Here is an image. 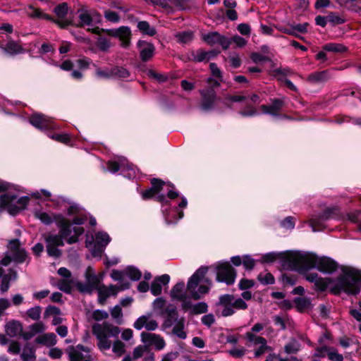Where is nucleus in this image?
Wrapping results in <instances>:
<instances>
[{
	"instance_id": "473e14b6",
	"label": "nucleus",
	"mask_w": 361,
	"mask_h": 361,
	"mask_svg": "<svg viewBox=\"0 0 361 361\" xmlns=\"http://www.w3.org/2000/svg\"><path fill=\"white\" fill-rule=\"evenodd\" d=\"M330 78L328 71L314 72L307 76V80L311 84H320L326 82Z\"/></svg>"
},
{
	"instance_id": "72a5a7b5",
	"label": "nucleus",
	"mask_w": 361,
	"mask_h": 361,
	"mask_svg": "<svg viewBox=\"0 0 361 361\" xmlns=\"http://www.w3.org/2000/svg\"><path fill=\"white\" fill-rule=\"evenodd\" d=\"M56 336L54 333H47L38 336L36 342L47 346H52L56 343Z\"/></svg>"
},
{
	"instance_id": "052dcab7",
	"label": "nucleus",
	"mask_w": 361,
	"mask_h": 361,
	"mask_svg": "<svg viewBox=\"0 0 361 361\" xmlns=\"http://www.w3.org/2000/svg\"><path fill=\"white\" fill-rule=\"evenodd\" d=\"M147 351V347L145 344L144 345H140L135 347L133 351V356L135 360L140 358L145 352Z\"/></svg>"
},
{
	"instance_id": "4be33fe9",
	"label": "nucleus",
	"mask_w": 361,
	"mask_h": 361,
	"mask_svg": "<svg viewBox=\"0 0 361 361\" xmlns=\"http://www.w3.org/2000/svg\"><path fill=\"white\" fill-rule=\"evenodd\" d=\"M181 307L184 312H190L192 314H203L208 311V305L206 302H200L196 304H192L190 301V298L188 301L181 304Z\"/></svg>"
},
{
	"instance_id": "6ab92c4d",
	"label": "nucleus",
	"mask_w": 361,
	"mask_h": 361,
	"mask_svg": "<svg viewBox=\"0 0 361 361\" xmlns=\"http://www.w3.org/2000/svg\"><path fill=\"white\" fill-rule=\"evenodd\" d=\"M141 341L146 345L147 347L153 345L157 350L164 348L166 343L164 338L157 334L149 332L141 333Z\"/></svg>"
},
{
	"instance_id": "13d9d810",
	"label": "nucleus",
	"mask_w": 361,
	"mask_h": 361,
	"mask_svg": "<svg viewBox=\"0 0 361 361\" xmlns=\"http://www.w3.org/2000/svg\"><path fill=\"white\" fill-rule=\"evenodd\" d=\"M328 23H331L332 25H336L342 24L345 22V20L341 18L339 16L336 14L335 13H330L327 16Z\"/></svg>"
},
{
	"instance_id": "5701e85b",
	"label": "nucleus",
	"mask_w": 361,
	"mask_h": 361,
	"mask_svg": "<svg viewBox=\"0 0 361 361\" xmlns=\"http://www.w3.org/2000/svg\"><path fill=\"white\" fill-rule=\"evenodd\" d=\"M285 97L274 99L271 101V105H262L261 109L265 114L277 116L285 103Z\"/></svg>"
},
{
	"instance_id": "39448f33",
	"label": "nucleus",
	"mask_w": 361,
	"mask_h": 361,
	"mask_svg": "<svg viewBox=\"0 0 361 361\" xmlns=\"http://www.w3.org/2000/svg\"><path fill=\"white\" fill-rule=\"evenodd\" d=\"M207 272V267H200L189 279L187 290L190 298L195 300H199L202 295L209 291L210 283L204 277Z\"/></svg>"
},
{
	"instance_id": "864d4df0",
	"label": "nucleus",
	"mask_w": 361,
	"mask_h": 361,
	"mask_svg": "<svg viewBox=\"0 0 361 361\" xmlns=\"http://www.w3.org/2000/svg\"><path fill=\"white\" fill-rule=\"evenodd\" d=\"M257 279L264 285L273 284L275 281L274 276L270 273L260 274Z\"/></svg>"
},
{
	"instance_id": "bf43d9fd",
	"label": "nucleus",
	"mask_w": 361,
	"mask_h": 361,
	"mask_svg": "<svg viewBox=\"0 0 361 361\" xmlns=\"http://www.w3.org/2000/svg\"><path fill=\"white\" fill-rule=\"evenodd\" d=\"M152 6H159L166 11L169 12V0H147Z\"/></svg>"
},
{
	"instance_id": "de8ad7c7",
	"label": "nucleus",
	"mask_w": 361,
	"mask_h": 361,
	"mask_svg": "<svg viewBox=\"0 0 361 361\" xmlns=\"http://www.w3.org/2000/svg\"><path fill=\"white\" fill-rule=\"evenodd\" d=\"M300 346L297 341L293 340L285 345L284 350L287 354L295 353L300 350Z\"/></svg>"
},
{
	"instance_id": "e2e57ef3",
	"label": "nucleus",
	"mask_w": 361,
	"mask_h": 361,
	"mask_svg": "<svg viewBox=\"0 0 361 361\" xmlns=\"http://www.w3.org/2000/svg\"><path fill=\"white\" fill-rule=\"evenodd\" d=\"M243 265L246 270H252L255 265V261L249 255H245L243 258Z\"/></svg>"
},
{
	"instance_id": "4c0bfd02",
	"label": "nucleus",
	"mask_w": 361,
	"mask_h": 361,
	"mask_svg": "<svg viewBox=\"0 0 361 361\" xmlns=\"http://www.w3.org/2000/svg\"><path fill=\"white\" fill-rule=\"evenodd\" d=\"M27 13L29 16L32 18H41V19H46V20H50L51 17L47 14L42 12V10L39 8H34L33 6H29L27 10Z\"/></svg>"
},
{
	"instance_id": "c03bdc74",
	"label": "nucleus",
	"mask_w": 361,
	"mask_h": 361,
	"mask_svg": "<svg viewBox=\"0 0 361 361\" xmlns=\"http://www.w3.org/2000/svg\"><path fill=\"white\" fill-rule=\"evenodd\" d=\"M20 357L23 361H35V350L31 348H24Z\"/></svg>"
},
{
	"instance_id": "f03ea898",
	"label": "nucleus",
	"mask_w": 361,
	"mask_h": 361,
	"mask_svg": "<svg viewBox=\"0 0 361 361\" xmlns=\"http://www.w3.org/2000/svg\"><path fill=\"white\" fill-rule=\"evenodd\" d=\"M92 331L97 339V346L104 354L111 348L117 357L126 353V345L118 339L121 329L109 322H97L92 325Z\"/></svg>"
},
{
	"instance_id": "8fccbe9b",
	"label": "nucleus",
	"mask_w": 361,
	"mask_h": 361,
	"mask_svg": "<svg viewBox=\"0 0 361 361\" xmlns=\"http://www.w3.org/2000/svg\"><path fill=\"white\" fill-rule=\"evenodd\" d=\"M111 315L114 319L118 324H121L123 320V312L120 305H115L111 310Z\"/></svg>"
},
{
	"instance_id": "79ce46f5",
	"label": "nucleus",
	"mask_w": 361,
	"mask_h": 361,
	"mask_svg": "<svg viewBox=\"0 0 361 361\" xmlns=\"http://www.w3.org/2000/svg\"><path fill=\"white\" fill-rule=\"evenodd\" d=\"M74 284V279H62L59 281V288L65 293H70L73 285Z\"/></svg>"
},
{
	"instance_id": "423d86ee",
	"label": "nucleus",
	"mask_w": 361,
	"mask_h": 361,
	"mask_svg": "<svg viewBox=\"0 0 361 361\" xmlns=\"http://www.w3.org/2000/svg\"><path fill=\"white\" fill-rule=\"evenodd\" d=\"M216 306V314H219L222 317H229L233 315L235 310L247 308V303L241 298H235L231 294L220 295Z\"/></svg>"
},
{
	"instance_id": "603ef678",
	"label": "nucleus",
	"mask_w": 361,
	"mask_h": 361,
	"mask_svg": "<svg viewBox=\"0 0 361 361\" xmlns=\"http://www.w3.org/2000/svg\"><path fill=\"white\" fill-rule=\"evenodd\" d=\"M42 308L39 306L31 307L27 310V316L32 320H38L40 318Z\"/></svg>"
},
{
	"instance_id": "c756f323",
	"label": "nucleus",
	"mask_w": 361,
	"mask_h": 361,
	"mask_svg": "<svg viewBox=\"0 0 361 361\" xmlns=\"http://www.w3.org/2000/svg\"><path fill=\"white\" fill-rule=\"evenodd\" d=\"M0 49L9 55H16L25 51L18 42L12 39L9 40L5 46L0 44Z\"/></svg>"
},
{
	"instance_id": "0e129e2a",
	"label": "nucleus",
	"mask_w": 361,
	"mask_h": 361,
	"mask_svg": "<svg viewBox=\"0 0 361 361\" xmlns=\"http://www.w3.org/2000/svg\"><path fill=\"white\" fill-rule=\"evenodd\" d=\"M17 272L13 269H9L8 273L2 276L1 281L11 283L17 279Z\"/></svg>"
},
{
	"instance_id": "4468645a",
	"label": "nucleus",
	"mask_w": 361,
	"mask_h": 361,
	"mask_svg": "<svg viewBox=\"0 0 361 361\" xmlns=\"http://www.w3.org/2000/svg\"><path fill=\"white\" fill-rule=\"evenodd\" d=\"M202 39L210 46L219 44L224 49H227L231 44L229 38L220 35L217 32H211L209 33L203 34Z\"/></svg>"
},
{
	"instance_id": "3c124183",
	"label": "nucleus",
	"mask_w": 361,
	"mask_h": 361,
	"mask_svg": "<svg viewBox=\"0 0 361 361\" xmlns=\"http://www.w3.org/2000/svg\"><path fill=\"white\" fill-rule=\"evenodd\" d=\"M30 336H35L37 334L42 333L45 330V326L42 322H37L29 326Z\"/></svg>"
},
{
	"instance_id": "0eeeda50",
	"label": "nucleus",
	"mask_w": 361,
	"mask_h": 361,
	"mask_svg": "<svg viewBox=\"0 0 361 361\" xmlns=\"http://www.w3.org/2000/svg\"><path fill=\"white\" fill-rule=\"evenodd\" d=\"M30 201L27 196L19 197L17 195L6 192L0 196V208L6 209L11 215H16L25 209Z\"/></svg>"
},
{
	"instance_id": "20e7f679",
	"label": "nucleus",
	"mask_w": 361,
	"mask_h": 361,
	"mask_svg": "<svg viewBox=\"0 0 361 361\" xmlns=\"http://www.w3.org/2000/svg\"><path fill=\"white\" fill-rule=\"evenodd\" d=\"M337 292L343 291L348 294L356 295L361 289V272L353 268H348L343 275L336 282Z\"/></svg>"
},
{
	"instance_id": "bb28decb",
	"label": "nucleus",
	"mask_w": 361,
	"mask_h": 361,
	"mask_svg": "<svg viewBox=\"0 0 361 361\" xmlns=\"http://www.w3.org/2000/svg\"><path fill=\"white\" fill-rule=\"evenodd\" d=\"M219 54V51L211 50L206 51L202 49L193 51L191 53L192 59L196 62L208 61L215 58Z\"/></svg>"
},
{
	"instance_id": "2eb2a0df",
	"label": "nucleus",
	"mask_w": 361,
	"mask_h": 361,
	"mask_svg": "<svg viewBox=\"0 0 361 361\" xmlns=\"http://www.w3.org/2000/svg\"><path fill=\"white\" fill-rule=\"evenodd\" d=\"M8 253L11 256L13 261L16 263H23L27 258V252L20 245L18 239L10 240L8 243Z\"/></svg>"
},
{
	"instance_id": "c9c22d12",
	"label": "nucleus",
	"mask_w": 361,
	"mask_h": 361,
	"mask_svg": "<svg viewBox=\"0 0 361 361\" xmlns=\"http://www.w3.org/2000/svg\"><path fill=\"white\" fill-rule=\"evenodd\" d=\"M137 27L142 34L150 37L155 35L157 33L156 29L151 27L149 23L145 20L138 22Z\"/></svg>"
},
{
	"instance_id": "7ed1b4c3",
	"label": "nucleus",
	"mask_w": 361,
	"mask_h": 361,
	"mask_svg": "<svg viewBox=\"0 0 361 361\" xmlns=\"http://www.w3.org/2000/svg\"><path fill=\"white\" fill-rule=\"evenodd\" d=\"M291 268L299 272L316 268L324 274H331L337 269V264L329 257H319L314 255L295 254L290 258Z\"/></svg>"
},
{
	"instance_id": "a211bd4d",
	"label": "nucleus",
	"mask_w": 361,
	"mask_h": 361,
	"mask_svg": "<svg viewBox=\"0 0 361 361\" xmlns=\"http://www.w3.org/2000/svg\"><path fill=\"white\" fill-rule=\"evenodd\" d=\"M129 286V283H123L121 288H119L115 285H111L109 286H106L104 285L100 286L97 289L98 300L99 303L103 304L109 297L111 295L116 296L119 290L128 289Z\"/></svg>"
},
{
	"instance_id": "cd10ccee",
	"label": "nucleus",
	"mask_w": 361,
	"mask_h": 361,
	"mask_svg": "<svg viewBox=\"0 0 361 361\" xmlns=\"http://www.w3.org/2000/svg\"><path fill=\"white\" fill-rule=\"evenodd\" d=\"M171 297L173 299L180 301L181 304H183L185 301H188L190 297L186 295L184 282L182 281L177 283L172 288L171 290Z\"/></svg>"
},
{
	"instance_id": "774afa93",
	"label": "nucleus",
	"mask_w": 361,
	"mask_h": 361,
	"mask_svg": "<svg viewBox=\"0 0 361 361\" xmlns=\"http://www.w3.org/2000/svg\"><path fill=\"white\" fill-rule=\"evenodd\" d=\"M228 353L232 357L235 358H240L245 355L246 349L243 347L234 348L230 350Z\"/></svg>"
},
{
	"instance_id": "4d7b16f0",
	"label": "nucleus",
	"mask_w": 361,
	"mask_h": 361,
	"mask_svg": "<svg viewBox=\"0 0 361 361\" xmlns=\"http://www.w3.org/2000/svg\"><path fill=\"white\" fill-rule=\"evenodd\" d=\"M104 17L108 21L111 22V23H116L120 21V16L115 11H109V10L105 11Z\"/></svg>"
},
{
	"instance_id": "7c9ffc66",
	"label": "nucleus",
	"mask_w": 361,
	"mask_h": 361,
	"mask_svg": "<svg viewBox=\"0 0 361 361\" xmlns=\"http://www.w3.org/2000/svg\"><path fill=\"white\" fill-rule=\"evenodd\" d=\"M307 281L314 283L317 290L324 291L329 285L327 279H322L318 276L316 273H310L306 276Z\"/></svg>"
},
{
	"instance_id": "a18cd8bd",
	"label": "nucleus",
	"mask_w": 361,
	"mask_h": 361,
	"mask_svg": "<svg viewBox=\"0 0 361 361\" xmlns=\"http://www.w3.org/2000/svg\"><path fill=\"white\" fill-rule=\"evenodd\" d=\"M68 11V6L66 3H62L59 4L54 8V13L56 16L59 18H63L66 17Z\"/></svg>"
},
{
	"instance_id": "ddd939ff",
	"label": "nucleus",
	"mask_w": 361,
	"mask_h": 361,
	"mask_svg": "<svg viewBox=\"0 0 361 361\" xmlns=\"http://www.w3.org/2000/svg\"><path fill=\"white\" fill-rule=\"evenodd\" d=\"M152 188L142 192V197L144 200L154 197L160 202H166V197L163 194L157 195L164 190L166 186V183L158 178H153L151 180Z\"/></svg>"
},
{
	"instance_id": "c85d7f7f",
	"label": "nucleus",
	"mask_w": 361,
	"mask_h": 361,
	"mask_svg": "<svg viewBox=\"0 0 361 361\" xmlns=\"http://www.w3.org/2000/svg\"><path fill=\"white\" fill-rule=\"evenodd\" d=\"M161 314L166 318V323L168 326H171L180 320L178 318L176 307L172 304L168 305L161 312Z\"/></svg>"
},
{
	"instance_id": "b1692460",
	"label": "nucleus",
	"mask_w": 361,
	"mask_h": 361,
	"mask_svg": "<svg viewBox=\"0 0 361 361\" xmlns=\"http://www.w3.org/2000/svg\"><path fill=\"white\" fill-rule=\"evenodd\" d=\"M137 47L140 50V56L142 61H147L153 56L155 50L153 44L146 41L139 40L137 42Z\"/></svg>"
},
{
	"instance_id": "e433bc0d",
	"label": "nucleus",
	"mask_w": 361,
	"mask_h": 361,
	"mask_svg": "<svg viewBox=\"0 0 361 361\" xmlns=\"http://www.w3.org/2000/svg\"><path fill=\"white\" fill-rule=\"evenodd\" d=\"M323 50L334 53H343L347 50V48L342 44L329 43L323 47Z\"/></svg>"
},
{
	"instance_id": "a878e982",
	"label": "nucleus",
	"mask_w": 361,
	"mask_h": 361,
	"mask_svg": "<svg viewBox=\"0 0 361 361\" xmlns=\"http://www.w3.org/2000/svg\"><path fill=\"white\" fill-rule=\"evenodd\" d=\"M170 281V276L168 274H163L155 278L151 284L150 291L154 296L161 294L162 286L168 285Z\"/></svg>"
},
{
	"instance_id": "680f3d73",
	"label": "nucleus",
	"mask_w": 361,
	"mask_h": 361,
	"mask_svg": "<svg viewBox=\"0 0 361 361\" xmlns=\"http://www.w3.org/2000/svg\"><path fill=\"white\" fill-rule=\"evenodd\" d=\"M328 358L331 361H343V356L338 353L337 350L334 348H329Z\"/></svg>"
},
{
	"instance_id": "9b49d317",
	"label": "nucleus",
	"mask_w": 361,
	"mask_h": 361,
	"mask_svg": "<svg viewBox=\"0 0 361 361\" xmlns=\"http://www.w3.org/2000/svg\"><path fill=\"white\" fill-rule=\"evenodd\" d=\"M236 278V271L228 262H221L216 267V280L227 285L233 284Z\"/></svg>"
},
{
	"instance_id": "f257e3e1",
	"label": "nucleus",
	"mask_w": 361,
	"mask_h": 361,
	"mask_svg": "<svg viewBox=\"0 0 361 361\" xmlns=\"http://www.w3.org/2000/svg\"><path fill=\"white\" fill-rule=\"evenodd\" d=\"M80 207L77 204H72L68 209L67 214L69 216H74L71 223L61 214L47 213L42 210H37L35 212V216L46 225H50L55 222L59 228V234H49L45 237L47 252L49 256L59 257L61 251L58 247L64 245L63 240L66 239L68 244H73L78 240L85 230L79 226L82 225L87 219L81 212Z\"/></svg>"
},
{
	"instance_id": "6e6d98bb",
	"label": "nucleus",
	"mask_w": 361,
	"mask_h": 361,
	"mask_svg": "<svg viewBox=\"0 0 361 361\" xmlns=\"http://www.w3.org/2000/svg\"><path fill=\"white\" fill-rule=\"evenodd\" d=\"M296 307L298 310L302 311L310 305V302L308 299L304 298H298L295 300Z\"/></svg>"
},
{
	"instance_id": "f704fd0d",
	"label": "nucleus",
	"mask_w": 361,
	"mask_h": 361,
	"mask_svg": "<svg viewBox=\"0 0 361 361\" xmlns=\"http://www.w3.org/2000/svg\"><path fill=\"white\" fill-rule=\"evenodd\" d=\"M307 23L294 24L290 28L284 29L283 32L288 35H295L296 32L305 33L307 31Z\"/></svg>"
},
{
	"instance_id": "ea45409f",
	"label": "nucleus",
	"mask_w": 361,
	"mask_h": 361,
	"mask_svg": "<svg viewBox=\"0 0 361 361\" xmlns=\"http://www.w3.org/2000/svg\"><path fill=\"white\" fill-rule=\"evenodd\" d=\"M125 274L133 281L140 280L142 276L141 271L132 266H129L125 269Z\"/></svg>"
},
{
	"instance_id": "69168bd1",
	"label": "nucleus",
	"mask_w": 361,
	"mask_h": 361,
	"mask_svg": "<svg viewBox=\"0 0 361 361\" xmlns=\"http://www.w3.org/2000/svg\"><path fill=\"white\" fill-rule=\"evenodd\" d=\"M109 317V314L104 310H96L92 312V318L97 321H102Z\"/></svg>"
},
{
	"instance_id": "6e6552de",
	"label": "nucleus",
	"mask_w": 361,
	"mask_h": 361,
	"mask_svg": "<svg viewBox=\"0 0 361 361\" xmlns=\"http://www.w3.org/2000/svg\"><path fill=\"white\" fill-rule=\"evenodd\" d=\"M264 326L265 324L262 323H257L252 327L251 331H248L245 334V338L250 343L249 346L259 345L255 350V357H260L269 349V347L267 345V340L262 336L255 335V333L261 331Z\"/></svg>"
},
{
	"instance_id": "9d476101",
	"label": "nucleus",
	"mask_w": 361,
	"mask_h": 361,
	"mask_svg": "<svg viewBox=\"0 0 361 361\" xmlns=\"http://www.w3.org/2000/svg\"><path fill=\"white\" fill-rule=\"evenodd\" d=\"M78 18L80 20L79 26H88L87 31L94 34L99 33V28L94 26V23H99L101 22V15L94 11L89 13L87 11H82L79 13Z\"/></svg>"
},
{
	"instance_id": "393cba45",
	"label": "nucleus",
	"mask_w": 361,
	"mask_h": 361,
	"mask_svg": "<svg viewBox=\"0 0 361 361\" xmlns=\"http://www.w3.org/2000/svg\"><path fill=\"white\" fill-rule=\"evenodd\" d=\"M133 326L137 330L145 328L147 331H154L158 327V323L154 319H150L149 317L143 315L135 322Z\"/></svg>"
},
{
	"instance_id": "37998d69",
	"label": "nucleus",
	"mask_w": 361,
	"mask_h": 361,
	"mask_svg": "<svg viewBox=\"0 0 361 361\" xmlns=\"http://www.w3.org/2000/svg\"><path fill=\"white\" fill-rule=\"evenodd\" d=\"M170 3L169 12L174 9L183 10L185 8L188 0H169Z\"/></svg>"
},
{
	"instance_id": "2f4dec72",
	"label": "nucleus",
	"mask_w": 361,
	"mask_h": 361,
	"mask_svg": "<svg viewBox=\"0 0 361 361\" xmlns=\"http://www.w3.org/2000/svg\"><path fill=\"white\" fill-rule=\"evenodd\" d=\"M23 330L22 324L16 320H11L5 325L6 334L10 337H16L20 334Z\"/></svg>"
},
{
	"instance_id": "412c9836",
	"label": "nucleus",
	"mask_w": 361,
	"mask_h": 361,
	"mask_svg": "<svg viewBox=\"0 0 361 361\" xmlns=\"http://www.w3.org/2000/svg\"><path fill=\"white\" fill-rule=\"evenodd\" d=\"M200 93L202 96V109L206 111L213 109L216 99L215 90L213 89H203L200 90Z\"/></svg>"
},
{
	"instance_id": "a19ab883",
	"label": "nucleus",
	"mask_w": 361,
	"mask_h": 361,
	"mask_svg": "<svg viewBox=\"0 0 361 361\" xmlns=\"http://www.w3.org/2000/svg\"><path fill=\"white\" fill-rule=\"evenodd\" d=\"M113 78L125 79L130 76L129 71L123 67L116 66L112 68Z\"/></svg>"
},
{
	"instance_id": "58836bf2",
	"label": "nucleus",
	"mask_w": 361,
	"mask_h": 361,
	"mask_svg": "<svg viewBox=\"0 0 361 361\" xmlns=\"http://www.w3.org/2000/svg\"><path fill=\"white\" fill-rule=\"evenodd\" d=\"M184 322L183 319H180L176 322V325L173 328V333L181 339H185L187 336L184 331Z\"/></svg>"
},
{
	"instance_id": "f8f14e48",
	"label": "nucleus",
	"mask_w": 361,
	"mask_h": 361,
	"mask_svg": "<svg viewBox=\"0 0 361 361\" xmlns=\"http://www.w3.org/2000/svg\"><path fill=\"white\" fill-rule=\"evenodd\" d=\"M107 170L113 173L120 171L124 177L129 179L135 178L136 174L135 168L126 159H122L121 162L109 161Z\"/></svg>"
},
{
	"instance_id": "dca6fc26",
	"label": "nucleus",
	"mask_w": 361,
	"mask_h": 361,
	"mask_svg": "<svg viewBox=\"0 0 361 361\" xmlns=\"http://www.w3.org/2000/svg\"><path fill=\"white\" fill-rule=\"evenodd\" d=\"M106 33L111 37L118 38L123 47H128L130 44L131 30L128 26L108 29Z\"/></svg>"
},
{
	"instance_id": "1a4fd4ad",
	"label": "nucleus",
	"mask_w": 361,
	"mask_h": 361,
	"mask_svg": "<svg viewBox=\"0 0 361 361\" xmlns=\"http://www.w3.org/2000/svg\"><path fill=\"white\" fill-rule=\"evenodd\" d=\"M110 241L111 238L107 233L98 231L90 238L87 236L86 247L90 249L94 257H101Z\"/></svg>"
},
{
	"instance_id": "f3484780",
	"label": "nucleus",
	"mask_w": 361,
	"mask_h": 361,
	"mask_svg": "<svg viewBox=\"0 0 361 361\" xmlns=\"http://www.w3.org/2000/svg\"><path fill=\"white\" fill-rule=\"evenodd\" d=\"M67 351L69 361H94L91 357L89 349L81 345L70 347Z\"/></svg>"
},
{
	"instance_id": "5fc2aeb1",
	"label": "nucleus",
	"mask_w": 361,
	"mask_h": 361,
	"mask_svg": "<svg viewBox=\"0 0 361 361\" xmlns=\"http://www.w3.org/2000/svg\"><path fill=\"white\" fill-rule=\"evenodd\" d=\"M97 47L102 51H107L111 47V42L105 37H99L97 42Z\"/></svg>"
},
{
	"instance_id": "338daca9",
	"label": "nucleus",
	"mask_w": 361,
	"mask_h": 361,
	"mask_svg": "<svg viewBox=\"0 0 361 361\" xmlns=\"http://www.w3.org/2000/svg\"><path fill=\"white\" fill-rule=\"evenodd\" d=\"M209 68L213 77L219 79L223 81L222 73L215 63H211L209 64Z\"/></svg>"
},
{
	"instance_id": "09e8293b",
	"label": "nucleus",
	"mask_w": 361,
	"mask_h": 361,
	"mask_svg": "<svg viewBox=\"0 0 361 361\" xmlns=\"http://www.w3.org/2000/svg\"><path fill=\"white\" fill-rule=\"evenodd\" d=\"M95 75L98 78L109 79L113 78L112 68H105L104 69L97 68Z\"/></svg>"
},
{
	"instance_id": "aec40b11",
	"label": "nucleus",
	"mask_w": 361,
	"mask_h": 361,
	"mask_svg": "<svg viewBox=\"0 0 361 361\" xmlns=\"http://www.w3.org/2000/svg\"><path fill=\"white\" fill-rule=\"evenodd\" d=\"M30 123L39 130L55 128L56 126L51 118L41 114H34L30 117Z\"/></svg>"
},
{
	"instance_id": "49530a36",
	"label": "nucleus",
	"mask_w": 361,
	"mask_h": 361,
	"mask_svg": "<svg viewBox=\"0 0 361 361\" xmlns=\"http://www.w3.org/2000/svg\"><path fill=\"white\" fill-rule=\"evenodd\" d=\"M176 37L180 42L185 44L192 40L193 32L191 31L179 32L176 35Z\"/></svg>"
}]
</instances>
